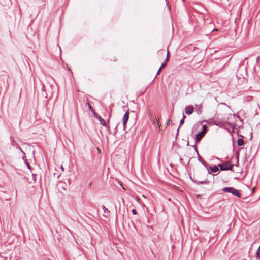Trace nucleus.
I'll use <instances>...</instances> for the list:
<instances>
[{
  "label": "nucleus",
  "instance_id": "obj_1",
  "mask_svg": "<svg viewBox=\"0 0 260 260\" xmlns=\"http://www.w3.org/2000/svg\"><path fill=\"white\" fill-rule=\"evenodd\" d=\"M222 191L225 192L230 193L234 196H236L239 198L241 197V194L239 192V190L231 187H225L222 189Z\"/></svg>",
  "mask_w": 260,
  "mask_h": 260
},
{
  "label": "nucleus",
  "instance_id": "obj_2",
  "mask_svg": "<svg viewBox=\"0 0 260 260\" xmlns=\"http://www.w3.org/2000/svg\"><path fill=\"white\" fill-rule=\"evenodd\" d=\"M221 170H232L233 165L231 164L230 161H225L222 164H218Z\"/></svg>",
  "mask_w": 260,
  "mask_h": 260
},
{
  "label": "nucleus",
  "instance_id": "obj_3",
  "mask_svg": "<svg viewBox=\"0 0 260 260\" xmlns=\"http://www.w3.org/2000/svg\"><path fill=\"white\" fill-rule=\"evenodd\" d=\"M207 132V126L206 125H204L203 126V129L201 132L199 133L197 135L196 137V143L199 142L200 140L202 138L203 136L205 134V133Z\"/></svg>",
  "mask_w": 260,
  "mask_h": 260
},
{
  "label": "nucleus",
  "instance_id": "obj_4",
  "mask_svg": "<svg viewBox=\"0 0 260 260\" xmlns=\"http://www.w3.org/2000/svg\"><path fill=\"white\" fill-rule=\"evenodd\" d=\"M194 110V107L192 105H189L185 107V112L186 114L190 115L191 114Z\"/></svg>",
  "mask_w": 260,
  "mask_h": 260
},
{
  "label": "nucleus",
  "instance_id": "obj_5",
  "mask_svg": "<svg viewBox=\"0 0 260 260\" xmlns=\"http://www.w3.org/2000/svg\"><path fill=\"white\" fill-rule=\"evenodd\" d=\"M128 118H129V111L127 110L125 112V113L123 117V125L124 127H125V125L127 122Z\"/></svg>",
  "mask_w": 260,
  "mask_h": 260
},
{
  "label": "nucleus",
  "instance_id": "obj_6",
  "mask_svg": "<svg viewBox=\"0 0 260 260\" xmlns=\"http://www.w3.org/2000/svg\"><path fill=\"white\" fill-rule=\"evenodd\" d=\"M169 51H168V49L167 50V57H166V60H165L164 62L161 64L160 67L161 68H164L166 66L167 63L169 61Z\"/></svg>",
  "mask_w": 260,
  "mask_h": 260
},
{
  "label": "nucleus",
  "instance_id": "obj_7",
  "mask_svg": "<svg viewBox=\"0 0 260 260\" xmlns=\"http://www.w3.org/2000/svg\"><path fill=\"white\" fill-rule=\"evenodd\" d=\"M94 116L97 118H98V119L99 120V121H100V123L102 125L105 126V121L103 119V118H102L101 116H98L97 114H96L95 113H94Z\"/></svg>",
  "mask_w": 260,
  "mask_h": 260
},
{
  "label": "nucleus",
  "instance_id": "obj_8",
  "mask_svg": "<svg viewBox=\"0 0 260 260\" xmlns=\"http://www.w3.org/2000/svg\"><path fill=\"white\" fill-rule=\"evenodd\" d=\"M210 170L213 173H216L219 171L218 167L217 166H214V167H209Z\"/></svg>",
  "mask_w": 260,
  "mask_h": 260
},
{
  "label": "nucleus",
  "instance_id": "obj_9",
  "mask_svg": "<svg viewBox=\"0 0 260 260\" xmlns=\"http://www.w3.org/2000/svg\"><path fill=\"white\" fill-rule=\"evenodd\" d=\"M238 146H241L244 145V141L242 139H239L237 141Z\"/></svg>",
  "mask_w": 260,
  "mask_h": 260
},
{
  "label": "nucleus",
  "instance_id": "obj_10",
  "mask_svg": "<svg viewBox=\"0 0 260 260\" xmlns=\"http://www.w3.org/2000/svg\"><path fill=\"white\" fill-rule=\"evenodd\" d=\"M197 184L198 185H200V184H209V181L205 180V181H199V182H197Z\"/></svg>",
  "mask_w": 260,
  "mask_h": 260
},
{
  "label": "nucleus",
  "instance_id": "obj_11",
  "mask_svg": "<svg viewBox=\"0 0 260 260\" xmlns=\"http://www.w3.org/2000/svg\"><path fill=\"white\" fill-rule=\"evenodd\" d=\"M110 60L111 61H114L115 62L117 61V59L114 56H113V57H111V58H110Z\"/></svg>",
  "mask_w": 260,
  "mask_h": 260
},
{
  "label": "nucleus",
  "instance_id": "obj_12",
  "mask_svg": "<svg viewBox=\"0 0 260 260\" xmlns=\"http://www.w3.org/2000/svg\"><path fill=\"white\" fill-rule=\"evenodd\" d=\"M257 256L260 258V247L258 248L256 253Z\"/></svg>",
  "mask_w": 260,
  "mask_h": 260
},
{
  "label": "nucleus",
  "instance_id": "obj_13",
  "mask_svg": "<svg viewBox=\"0 0 260 260\" xmlns=\"http://www.w3.org/2000/svg\"><path fill=\"white\" fill-rule=\"evenodd\" d=\"M103 208V209L104 210V213H106V212H109V211L108 210V209L105 207V206H103L102 207Z\"/></svg>",
  "mask_w": 260,
  "mask_h": 260
},
{
  "label": "nucleus",
  "instance_id": "obj_14",
  "mask_svg": "<svg viewBox=\"0 0 260 260\" xmlns=\"http://www.w3.org/2000/svg\"><path fill=\"white\" fill-rule=\"evenodd\" d=\"M184 123V119H182L180 121V126L183 124Z\"/></svg>",
  "mask_w": 260,
  "mask_h": 260
},
{
  "label": "nucleus",
  "instance_id": "obj_15",
  "mask_svg": "<svg viewBox=\"0 0 260 260\" xmlns=\"http://www.w3.org/2000/svg\"><path fill=\"white\" fill-rule=\"evenodd\" d=\"M132 212L133 213V214L134 215H136L137 214V211L135 209H133L132 210Z\"/></svg>",
  "mask_w": 260,
  "mask_h": 260
},
{
  "label": "nucleus",
  "instance_id": "obj_16",
  "mask_svg": "<svg viewBox=\"0 0 260 260\" xmlns=\"http://www.w3.org/2000/svg\"><path fill=\"white\" fill-rule=\"evenodd\" d=\"M162 69V68H161V67H160V68L159 69L158 71H157V75H158L160 73V71H161V69ZM156 76H155V77H156Z\"/></svg>",
  "mask_w": 260,
  "mask_h": 260
},
{
  "label": "nucleus",
  "instance_id": "obj_17",
  "mask_svg": "<svg viewBox=\"0 0 260 260\" xmlns=\"http://www.w3.org/2000/svg\"><path fill=\"white\" fill-rule=\"evenodd\" d=\"M159 53L161 54V55H164L165 54L164 50H160L159 52Z\"/></svg>",
  "mask_w": 260,
  "mask_h": 260
},
{
  "label": "nucleus",
  "instance_id": "obj_18",
  "mask_svg": "<svg viewBox=\"0 0 260 260\" xmlns=\"http://www.w3.org/2000/svg\"><path fill=\"white\" fill-rule=\"evenodd\" d=\"M88 107L89 110H92L94 112V110H93L92 106L90 104H88Z\"/></svg>",
  "mask_w": 260,
  "mask_h": 260
},
{
  "label": "nucleus",
  "instance_id": "obj_19",
  "mask_svg": "<svg viewBox=\"0 0 260 260\" xmlns=\"http://www.w3.org/2000/svg\"><path fill=\"white\" fill-rule=\"evenodd\" d=\"M172 123L171 120H168L167 121V124H169L170 123Z\"/></svg>",
  "mask_w": 260,
  "mask_h": 260
},
{
  "label": "nucleus",
  "instance_id": "obj_20",
  "mask_svg": "<svg viewBox=\"0 0 260 260\" xmlns=\"http://www.w3.org/2000/svg\"><path fill=\"white\" fill-rule=\"evenodd\" d=\"M186 118V116H185V115L184 114H183V119H185V118Z\"/></svg>",
  "mask_w": 260,
  "mask_h": 260
},
{
  "label": "nucleus",
  "instance_id": "obj_21",
  "mask_svg": "<svg viewBox=\"0 0 260 260\" xmlns=\"http://www.w3.org/2000/svg\"><path fill=\"white\" fill-rule=\"evenodd\" d=\"M27 165L28 166V168L30 169V166L29 165V164L28 162L27 163Z\"/></svg>",
  "mask_w": 260,
  "mask_h": 260
},
{
  "label": "nucleus",
  "instance_id": "obj_22",
  "mask_svg": "<svg viewBox=\"0 0 260 260\" xmlns=\"http://www.w3.org/2000/svg\"><path fill=\"white\" fill-rule=\"evenodd\" d=\"M198 114H200V113H201V111H200V110H199V112H198Z\"/></svg>",
  "mask_w": 260,
  "mask_h": 260
},
{
  "label": "nucleus",
  "instance_id": "obj_23",
  "mask_svg": "<svg viewBox=\"0 0 260 260\" xmlns=\"http://www.w3.org/2000/svg\"><path fill=\"white\" fill-rule=\"evenodd\" d=\"M91 184H92V183H91V182H90V183H89V186H90H90H91Z\"/></svg>",
  "mask_w": 260,
  "mask_h": 260
},
{
  "label": "nucleus",
  "instance_id": "obj_24",
  "mask_svg": "<svg viewBox=\"0 0 260 260\" xmlns=\"http://www.w3.org/2000/svg\"><path fill=\"white\" fill-rule=\"evenodd\" d=\"M214 30L217 31V30H218V29H215L213 30V31H214Z\"/></svg>",
  "mask_w": 260,
  "mask_h": 260
},
{
  "label": "nucleus",
  "instance_id": "obj_25",
  "mask_svg": "<svg viewBox=\"0 0 260 260\" xmlns=\"http://www.w3.org/2000/svg\"><path fill=\"white\" fill-rule=\"evenodd\" d=\"M61 169H63V168H62V166H61Z\"/></svg>",
  "mask_w": 260,
  "mask_h": 260
},
{
  "label": "nucleus",
  "instance_id": "obj_26",
  "mask_svg": "<svg viewBox=\"0 0 260 260\" xmlns=\"http://www.w3.org/2000/svg\"><path fill=\"white\" fill-rule=\"evenodd\" d=\"M61 169H63V168H62V166H61Z\"/></svg>",
  "mask_w": 260,
  "mask_h": 260
},
{
  "label": "nucleus",
  "instance_id": "obj_27",
  "mask_svg": "<svg viewBox=\"0 0 260 260\" xmlns=\"http://www.w3.org/2000/svg\"><path fill=\"white\" fill-rule=\"evenodd\" d=\"M44 0H42V1H44Z\"/></svg>",
  "mask_w": 260,
  "mask_h": 260
}]
</instances>
